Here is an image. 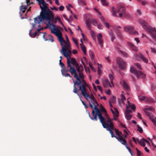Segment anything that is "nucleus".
Masks as SVG:
<instances>
[{
    "label": "nucleus",
    "mask_w": 156,
    "mask_h": 156,
    "mask_svg": "<svg viewBox=\"0 0 156 156\" xmlns=\"http://www.w3.org/2000/svg\"><path fill=\"white\" fill-rule=\"evenodd\" d=\"M36 0L38 2L41 11L40 12V15L38 16L37 17H35L34 19V23L33 24L32 27L33 28H36L37 26L39 28L37 30L39 32L40 30L43 29L42 27H39L40 26L41 22L42 20H44L45 18L53 14L54 13L48 8L44 0Z\"/></svg>",
    "instance_id": "f257e3e1"
},
{
    "label": "nucleus",
    "mask_w": 156,
    "mask_h": 156,
    "mask_svg": "<svg viewBox=\"0 0 156 156\" xmlns=\"http://www.w3.org/2000/svg\"><path fill=\"white\" fill-rule=\"evenodd\" d=\"M101 123L103 127L109 132L112 137H115L121 143L122 142V141H124V140L125 139L122 136H117L114 135L113 132L112 131V129L114 128V123L109 117H108L105 121Z\"/></svg>",
    "instance_id": "f03ea898"
},
{
    "label": "nucleus",
    "mask_w": 156,
    "mask_h": 156,
    "mask_svg": "<svg viewBox=\"0 0 156 156\" xmlns=\"http://www.w3.org/2000/svg\"><path fill=\"white\" fill-rule=\"evenodd\" d=\"M54 13L45 18L44 21L47 26L51 29V32L55 34L58 37L62 36V33L60 30L57 31L56 27L54 24Z\"/></svg>",
    "instance_id": "7ed1b4c3"
},
{
    "label": "nucleus",
    "mask_w": 156,
    "mask_h": 156,
    "mask_svg": "<svg viewBox=\"0 0 156 156\" xmlns=\"http://www.w3.org/2000/svg\"><path fill=\"white\" fill-rule=\"evenodd\" d=\"M81 94L89 102L90 106L91 108H94V105L95 104L97 106L99 105L98 104L94 98L93 95L91 94L90 95L87 92L86 88L84 87L82 89V90H80Z\"/></svg>",
    "instance_id": "20e7f679"
},
{
    "label": "nucleus",
    "mask_w": 156,
    "mask_h": 156,
    "mask_svg": "<svg viewBox=\"0 0 156 156\" xmlns=\"http://www.w3.org/2000/svg\"><path fill=\"white\" fill-rule=\"evenodd\" d=\"M69 67V71L71 73L72 75H73L74 77L76 79V81L74 80L73 79L72 80L74 83L73 92L76 94L79 97H80V95L78 93L79 90L77 89L76 85H79L81 83V82H82V83L83 84L84 82H83V81H80V80L79 77L78 73L75 68L72 67Z\"/></svg>",
    "instance_id": "39448f33"
},
{
    "label": "nucleus",
    "mask_w": 156,
    "mask_h": 156,
    "mask_svg": "<svg viewBox=\"0 0 156 156\" xmlns=\"http://www.w3.org/2000/svg\"><path fill=\"white\" fill-rule=\"evenodd\" d=\"M112 14L113 16L124 18L126 16V9L124 6L121 4L118 5L117 11L115 10L114 7H112Z\"/></svg>",
    "instance_id": "423d86ee"
},
{
    "label": "nucleus",
    "mask_w": 156,
    "mask_h": 156,
    "mask_svg": "<svg viewBox=\"0 0 156 156\" xmlns=\"http://www.w3.org/2000/svg\"><path fill=\"white\" fill-rule=\"evenodd\" d=\"M63 51V55L66 57L67 59V67H72L70 65V64L72 63L76 67V69L77 68L79 67V65L76 59L74 58H71L70 55L65 50H64Z\"/></svg>",
    "instance_id": "0eeeda50"
},
{
    "label": "nucleus",
    "mask_w": 156,
    "mask_h": 156,
    "mask_svg": "<svg viewBox=\"0 0 156 156\" xmlns=\"http://www.w3.org/2000/svg\"><path fill=\"white\" fill-rule=\"evenodd\" d=\"M140 23L142 25L143 28L147 32H148L151 36L156 41V30L155 28H151L150 27H147L146 26V23L143 21L140 22Z\"/></svg>",
    "instance_id": "6e6552de"
},
{
    "label": "nucleus",
    "mask_w": 156,
    "mask_h": 156,
    "mask_svg": "<svg viewBox=\"0 0 156 156\" xmlns=\"http://www.w3.org/2000/svg\"><path fill=\"white\" fill-rule=\"evenodd\" d=\"M78 73L79 74V79L80 80V81H83L84 83H83V84L82 83H81L79 85H76L79 88V90H82V89L84 87L85 88H86V87L88 86V85L87 83L84 80V76L83 73L80 71V67L78 68H77L76 69ZM81 83H82L81 82Z\"/></svg>",
    "instance_id": "1a4fd4ad"
},
{
    "label": "nucleus",
    "mask_w": 156,
    "mask_h": 156,
    "mask_svg": "<svg viewBox=\"0 0 156 156\" xmlns=\"http://www.w3.org/2000/svg\"><path fill=\"white\" fill-rule=\"evenodd\" d=\"M154 110V109L151 107L148 108L146 107L144 109V112L145 113L146 115L149 117L150 119L153 123L154 125L156 126V117H155L154 115L151 114L148 112L149 111L153 112Z\"/></svg>",
    "instance_id": "9d476101"
},
{
    "label": "nucleus",
    "mask_w": 156,
    "mask_h": 156,
    "mask_svg": "<svg viewBox=\"0 0 156 156\" xmlns=\"http://www.w3.org/2000/svg\"><path fill=\"white\" fill-rule=\"evenodd\" d=\"M130 72L131 73L134 74L138 78H141L142 79H144L145 78V74L143 73L140 71L136 70L133 67H130Z\"/></svg>",
    "instance_id": "9b49d317"
},
{
    "label": "nucleus",
    "mask_w": 156,
    "mask_h": 156,
    "mask_svg": "<svg viewBox=\"0 0 156 156\" xmlns=\"http://www.w3.org/2000/svg\"><path fill=\"white\" fill-rule=\"evenodd\" d=\"M116 62L119 68L122 70H124L126 66V63L120 58H116Z\"/></svg>",
    "instance_id": "f8f14e48"
},
{
    "label": "nucleus",
    "mask_w": 156,
    "mask_h": 156,
    "mask_svg": "<svg viewBox=\"0 0 156 156\" xmlns=\"http://www.w3.org/2000/svg\"><path fill=\"white\" fill-rule=\"evenodd\" d=\"M125 30L128 32L129 34L132 35H137L138 34V32L134 31L133 30V27L131 26H126L124 27Z\"/></svg>",
    "instance_id": "ddd939ff"
},
{
    "label": "nucleus",
    "mask_w": 156,
    "mask_h": 156,
    "mask_svg": "<svg viewBox=\"0 0 156 156\" xmlns=\"http://www.w3.org/2000/svg\"><path fill=\"white\" fill-rule=\"evenodd\" d=\"M93 105L94 108L93 109H94V110H95L96 113H97V115L100 119L101 122V123L104 121H105L106 119H105V118H104L103 116H102L101 112H100V110L97 107V105H96V104Z\"/></svg>",
    "instance_id": "4468645a"
},
{
    "label": "nucleus",
    "mask_w": 156,
    "mask_h": 156,
    "mask_svg": "<svg viewBox=\"0 0 156 156\" xmlns=\"http://www.w3.org/2000/svg\"><path fill=\"white\" fill-rule=\"evenodd\" d=\"M138 98L139 100L141 101H148L150 102H152L153 101V100H152L151 99L148 97H146L144 96L139 95L138 96Z\"/></svg>",
    "instance_id": "2eb2a0df"
},
{
    "label": "nucleus",
    "mask_w": 156,
    "mask_h": 156,
    "mask_svg": "<svg viewBox=\"0 0 156 156\" xmlns=\"http://www.w3.org/2000/svg\"><path fill=\"white\" fill-rule=\"evenodd\" d=\"M129 98L127 99V103L126 104V108H130L133 110H135L136 109V106L134 104L131 103L129 101Z\"/></svg>",
    "instance_id": "dca6fc26"
},
{
    "label": "nucleus",
    "mask_w": 156,
    "mask_h": 156,
    "mask_svg": "<svg viewBox=\"0 0 156 156\" xmlns=\"http://www.w3.org/2000/svg\"><path fill=\"white\" fill-rule=\"evenodd\" d=\"M102 83L104 87H107L108 85H109L110 87H112V86L110 84L109 81L108 79H104L102 82Z\"/></svg>",
    "instance_id": "f3484780"
},
{
    "label": "nucleus",
    "mask_w": 156,
    "mask_h": 156,
    "mask_svg": "<svg viewBox=\"0 0 156 156\" xmlns=\"http://www.w3.org/2000/svg\"><path fill=\"white\" fill-rule=\"evenodd\" d=\"M121 144L125 146L126 148L128 150L129 152L130 153L131 155L132 156H134V154L131 152L130 148L128 146L127 144L126 140V139L124 140V141H122Z\"/></svg>",
    "instance_id": "a211bd4d"
},
{
    "label": "nucleus",
    "mask_w": 156,
    "mask_h": 156,
    "mask_svg": "<svg viewBox=\"0 0 156 156\" xmlns=\"http://www.w3.org/2000/svg\"><path fill=\"white\" fill-rule=\"evenodd\" d=\"M27 8V6L22 5L20 6V16H21L23 15V14L24 13L26 10Z\"/></svg>",
    "instance_id": "6ab92c4d"
},
{
    "label": "nucleus",
    "mask_w": 156,
    "mask_h": 156,
    "mask_svg": "<svg viewBox=\"0 0 156 156\" xmlns=\"http://www.w3.org/2000/svg\"><path fill=\"white\" fill-rule=\"evenodd\" d=\"M62 50L60 51V52L63 55V52L64 50H65L66 52H67L68 53H70L71 52V51L69 50V48H68L66 47V46L65 45H64V46H62Z\"/></svg>",
    "instance_id": "aec40b11"
},
{
    "label": "nucleus",
    "mask_w": 156,
    "mask_h": 156,
    "mask_svg": "<svg viewBox=\"0 0 156 156\" xmlns=\"http://www.w3.org/2000/svg\"><path fill=\"white\" fill-rule=\"evenodd\" d=\"M61 71L62 74L63 76H65V77L69 76L71 78L72 80H73V78L72 76H71L69 74L67 73L65 71V69H61Z\"/></svg>",
    "instance_id": "412c9836"
},
{
    "label": "nucleus",
    "mask_w": 156,
    "mask_h": 156,
    "mask_svg": "<svg viewBox=\"0 0 156 156\" xmlns=\"http://www.w3.org/2000/svg\"><path fill=\"white\" fill-rule=\"evenodd\" d=\"M128 44L129 46V47L130 48L132 49L134 51H137V47L134 46L133 44H132L131 43L129 42H128Z\"/></svg>",
    "instance_id": "4be33fe9"
},
{
    "label": "nucleus",
    "mask_w": 156,
    "mask_h": 156,
    "mask_svg": "<svg viewBox=\"0 0 156 156\" xmlns=\"http://www.w3.org/2000/svg\"><path fill=\"white\" fill-rule=\"evenodd\" d=\"M92 114L93 117H90L91 119L92 120H97V113H95V111L93 109L92 110Z\"/></svg>",
    "instance_id": "5701e85b"
},
{
    "label": "nucleus",
    "mask_w": 156,
    "mask_h": 156,
    "mask_svg": "<svg viewBox=\"0 0 156 156\" xmlns=\"http://www.w3.org/2000/svg\"><path fill=\"white\" fill-rule=\"evenodd\" d=\"M118 52L120 53V54H121L122 55H123V56L125 58H127L129 56L128 54L126 52L124 51L120 50H119Z\"/></svg>",
    "instance_id": "b1692460"
},
{
    "label": "nucleus",
    "mask_w": 156,
    "mask_h": 156,
    "mask_svg": "<svg viewBox=\"0 0 156 156\" xmlns=\"http://www.w3.org/2000/svg\"><path fill=\"white\" fill-rule=\"evenodd\" d=\"M137 140L141 146L144 147L145 146L146 144L144 141V139H142L140 140L138 139H137Z\"/></svg>",
    "instance_id": "393cba45"
},
{
    "label": "nucleus",
    "mask_w": 156,
    "mask_h": 156,
    "mask_svg": "<svg viewBox=\"0 0 156 156\" xmlns=\"http://www.w3.org/2000/svg\"><path fill=\"white\" fill-rule=\"evenodd\" d=\"M91 21L90 19H87L86 20V23L87 27L90 30L91 29Z\"/></svg>",
    "instance_id": "a878e982"
},
{
    "label": "nucleus",
    "mask_w": 156,
    "mask_h": 156,
    "mask_svg": "<svg viewBox=\"0 0 156 156\" xmlns=\"http://www.w3.org/2000/svg\"><path fill=\"white\" fill-rule=\"evenodd\" d=\"M139 56L144 62L146 63L148 62V60L146 58L143 54H140L139 55Z\"/></svg>",
    "instance_id": "bb28decb"
},
{
    "label": "nucleus",
    "mask_w": 156,
    "mask_h": 156,
    "mask_svg": "<svg viewBox=\"0 0 156 156\" xmlns=\"http://www.w3.org/2000/svg\"><path fill=\"white\" fill-rule=\"evenodd\" d=\"M58 41L60 43L62 47V46H63V43H66V41L63 38L62 36L58 37Z\"/></svg>",
    "instance_id": "cd10ccee"
},
{
    "label": "nucleus",
    "mask_w": 156,
    "mask_h": 156,
    "mask_svg": "<svg viewBox=\"0 0 156 156\" xmlns=\"http://www.w3.org/2000/svg\"><path fill=\"white\" fill-rule=\"evenodd\" d=\"M122 86H123L125 90H127L129 89V87L128 85L126 83V82L125 81H123Z\"/></svg>",
    "instance_id": "c85d7f7f"
},
{
    "label": "nucleus",
    "mask_w": 156,
    "mask_h": 156,
    "mask_svg": "<svg viewBox=\"0 0 156 156\" xmlns=\"http://www.w3.org/2000/svg\"><path fill=\"white\" fill-rule=\"evenodd\" d=\"M100 112H103L104 113H105V115L106 116H107V117L105 118L106 119L108 118V117H109L107 115V111L105 108L103 106L101 107L100 110Z\"/></svg>",
    "instance_id": "c756f323"
},
{
    "label": "nucleus",
    "mask_w": 156,
    "mask_h": 156,
    "mask_svg": "<svg viewBox=\"0 0 156 156\" xmlns=\"http://www.w3.org/2000/svg\"><path fill=\"white\" fill-rule=\"evenodd\" d=\"M125 117L127 120H130L132 117V115L130 114H125Z\"/></svg>",
    "instance_id": "7c9ffc66"
},
{
    "label": "nucleus",
    "mask_w": 156,
    "mask_h": 156,
    "mask_svg": "<svg viewBox=\"0 0 156 156\" xmlns=\"http://www.w3.org/2000/svg\"><path fill=\"white\" fill-rule=\"evenodd\" d=\"M31 30H30L29 31V35L30 37H34L36 36V32H34L33 34H31Z\"/></svg>",
    "instance_id": "2f4dec72"
},
{
    "label": "nucleus",
    "mask_w": 156,
    "mask_h": 156,
    "mask_svg": "<svg viewBox=\"0 0 156 156\" xmlns=\"http://www.w3.org/2000/svg\"><path fill=\"white\" fill-rule=\"evenodd\" d=\"M115 130L116 134L118 136H121L122 133L121 132L119 131L118 129H115Z\"/></svg>",
    "instance_id": "473e14b6"
},
{
    "label": "nucleus",
    "mask_w": 156,
    "mask_h": 156,
    "mask_svg": "<svg viewBox=\"0 0 156 156\" xmlns=\"http://www.w3.org/2000/svg\"><path fill=\"white\" fill-rule=\"evenodd\" d=\"M78 3L80 5H85L86 4L85 2L83 0H78Z\"/></svg>",
    "instance_id": "72a5a7b5"
},
{
    "label": "nucleus",
    "mask_w": 156,
    "mask_h": 156,
    "mask_svg": "<svg viewBox=\"0 0 156 156\" xmlns=\"http://www.w3.org/2000/svg\"><path fill=\"white\" fill-rule=\"evenodd\" d=\"M109 76L110 80L111 83L113 84V81L114 79V77L112 74H110L109 75Z\"/></svg>",
    "instance_id": "f704fd0d"
},
{
    "label": "nucleus",
    "mask_w": 156,
    "mask_h": 156,
    "mask_svg": "<svg viewBox=\"0 0 156 156\" xmlns=\"http://www.w3.org/2000/svg\"><path fill=\"white\" fill-rule=\"evenodd\" d=\"M89 54L91 59H93L94 58V53L93 51L91 50H90L89 51Z\"/></svg>",
    "instance_id": "c9c22d12"
},
{
    "label": "nucleus",
    "mask_w": 156,
    "mask_h": 156,
    "mask_svg": "<svg viewBox=\"0 0 156 156\" xmlns=\"http://www.w3.org/2000/svg\"><path fill=\"white\" fill-rule=\"evenodd\" d=\"M98 44L101 48L103 47V41L102 40L99 39L98 40Z\"/></svg>",
    "instance_id": "e433bc0d"
},
{
    "label": "nucleus",
    "mask_w": 156,
    "mask_h": 156,
    "mask_svg": "<svg viewBox=\"0 0 156 156\" xmlns=\"http://www.w3.org/2000/svg\"><path fill=\"white\" fill-rule=\"evenodd\" d=\"M64 44H65V45L66 46V47L68 48H70L71 47V45L69 41L68 42H66V43H63Z\"/></svg>",
    "instance_id": "4c0bfd02"
},
{
    "label": "nucleus",
    "mask_w": 156,
    "mask_h": 156,
    "mask_svg": "<svg viewBox=\"0 0 156 156\" xmlns=\"http://www.w3.org/2000/svg\"><path fill=\"white\" fill-rule=\"evenodd\" d=\"M102 5L105 6L108 5V4L106 2V0H100Z\"/></svg>",
    "instance_id": "58836bf2"
},
{
    "label": "nucleus",
    "mask_w": 156,
    "mask_h": 156,
    "mask_svg": "<svg viewBox=\"0 0 156 156\" xmlns=\"http://www.w3.org/2000/svg\"><path fill=\"white\" fill-rule=\"evenodd\" d=\"M82 49L84 54H86V48L85 45L82 46L81 47Z\"/></svg>",
    "instance_id": "ea45409f"
},
{
    "label": "nucleus",
    "mask_w": 156,
    "mask_h": 156,
    "mask_svg": "<svg viewBox=\"0 0 156 156\" xmlns=\"http://www.w3.org/2000/svg\"><path fill=\"white\" fill-rule=\"evenodd\" d=\"M91 21L94 26H96L97 24V21L95 19H92Z\"/></svg>",
    "instance_id": "a19ab883"
},
{
    "label": "nucleus",
    "mask_w": 156,
    "mask_h": 156,
    "mask_svg": "<svg viewBox=\"0 0 156 156\" xmlns=\"http://www.w3.org/2000/svg\"><path fill=\"white\" fill-rule=\"evenodd\" d=\"M55 22H56L57 20H58V21H59V22L61 23V24L62 25H63V23L61 22V20L60 17H57L55 18Z\"/></svg>",
    "instance_id": "79ce46f5"
},
{
    "label": "nucleus",
    "mask_w": 156,
    "mask_h": 156,
    "mask_svg": "<svg viewBox=\"0 0 156 156\" xmlns=\"http://www.w3.org/2000/svg\"><path fill=\"white\" fill-rule=\"evenodd\" d=\"M132 112L131 110L126 108L125 114H130L132 113Z\"/></svg>",
    "instance_id": "37998d69"
},
{
    "label": "nucleus",
    "mask_w": 156,
    "mask_h": 156,
    "mask_svg": "<svg viewBox=\"0 0 156 156\" xmlns=\"http://www.w3.org/2000/svg\"><path fill=\"white\" fill-rule=\"evenodd\" d=\"M137 130L140 133H142L143 132L142 128L140 126H138Z\"/></svg>",
    "instance_id": "c03bdc74"
},
{
    "label": "nucleus",
    "mask_w": 156,
    "mask_h": 156,
    "mask_svg": "<svg viewBox=\"0 0 156 156\" xmlns=\"http://www.w3.org/2000/svg\"><path fill=\"white\" fill-rule=\"evenodd\" d=\"M72 40L73 42L76 44V45L78 46V42L76 39L75 37H73Z\"/></svg>",
    "instance_id": "a18cd8bd"
},
{
    "label": "nucleus",
    "mask_w": 156,
    "mask_h": 156,
    "mask_svg": "<svg viewBox=\"0 0 156 156\" xmlns=\"http://www.w3.org/2000/svg\"><path fill=\"white\" fill-rule=\"evenodd\" d=\"M113 115V117H118L119 116V112H114V113H112Z\"/></svg>",
    "instance_id": "49530a36"
},
{
    "label": "nucleus",
    "mask_w": 156,
    "mask_h": 156,
    "mask_svg": "<svg viewBox=\"0 0 156 156\" xmlns=\"http://www.w3.org/2000/svg\"><path fill=\"white\" fill-rule=\"evenodd\" d=\"M109 101H111L112 103H115V98L114 96H113L112 98L110 99V100Z\"/></svg>",
    "instance_id": "de8ad7c7"
},
{
    "label": "nucleus",
    "mask_w": 156,
    "mask_h": 156,
    "mask_svg": "<svg viewBox=\"0 0 156 156\" xmlns=\"http://www.w3.org/2000/svg\"><path fill=\"white\" fill-rule=\"evenodd\" d=\"M90 30L91 36L93 38L94 37H95L94 32L91 29H90Z\"/></svg>",
    "instance_id": "09e8293b"
},
{
    "label": "nucleus",
    "mask_w": 156,
    "mask_h": 156,
    "mask_svg": "<svg viewBox=\"0 0 156 156\" xmlns=\"http://www.w3.org/2000/svg\"><path fill=\"white\" fill-rule=\"evenodd\" d=\"M150 49L151 50V51L152 52L154 53H156V49L153 48H151Z\"/></svg>",
    "instance_id": "8fccbe9b"
},
{
    "label": "nucleus",
    "mask_w": 156,
    "mask_h": 156,
    "mask_svg": "<svg viewBox=\"0 0 156 156\" xmlns=\"http://www.w3.org/2000/svg\"><path fill=\"white\" fill-rule=\"evenodd\" d=\"M61 67L62 68V69H65V65L63 63H61L60 64Z\"/></svg>",
    "instance_id": "3c124183"
},
{
    "label": "nucleus",
    "mask_w": 156,
    "mask_h": 156,
    "mask_svg": "<svg viewBox=\"0 0 156 156\" xmlns=\"http://www.w3.org/2000/svg\"><path fill=\"white\" fill-rule=\"evenodd\" d=\"M102 38V35L101 33H99L98 34V36H97L98 40V39L102 40L101 38Z\"/></svg>",
    "instance_id": "603ef678"
},
{
    "label": "nucleus",
    "mask_w": 156,
    "mask_h": 156,
    "mask_svg": "<svg viewBox=\"0 0 156 156\" xmlns=\"http://www.w3.org/2000/svg\"><path fill=\"white\" fill-rule=\"evenodd\" d=\"M97 27L99 29H102L103 28V26L101 24H100L98 25Z\"/></svg>",
    "instance_id": "864d4df0"
},
{
    "label": "nucleus",
    "mask_w": 156,
    "mask_h": 156,
    "mask_svg": "<svg viewBox=\"0 0 156 156\" xmlns=\"http://www.w3.org/2000/svg\"><path fill=\"white\" fill-rule=\"evenodd\" d=\"M48 36L49 37H50L49 40L52 42H53L54 41V40L53 39V38L52 37V36H51V35H49Z\"/></svg>",
    "instance_id": "5fc2aeb1"
},
{
    "label": "nucleus",
    "mask_w": 156,
    "mask_h": 156,
    "mask_svg": "<svg viewBox=\"0 0 156 156\" xmlns=\"http://www.w3.org/2000/svg\"><path fill=\"white\" fill-rule=\"evenodd\" d=\"M132 140L136 144H137L138 142L137 140V139L136 140L135 137H133L132 138Z\"/></svg>",
    "instance_id": "6e6d98bb"
},
{
    "label": "nucleus",
    "mask_w": 156,
    "mask_h": 156,
    "mask_svg": "<svg viewBox=\"0 0 156 156\" xmlns=\"http://www.w3.org/2000/svg\"><path fill=\"white\" fill-rule=\"evenodd\" d=\"M64 9V6L62 5H61V6H60L59 7V9L60 11H63Z\"/></svg>",
    "instance_id": "4d7b16f0"
},
{
    "label": "nucleus",
    "mask_w": 156,
    "mask_h": 156,
    "mask_svg": "<svg viewBox=\"0 0 156 156\" xmlns=\"http://www.w3.org/2000/svg\"><path fill=\"white\" fill-rule=\"evenodd\" d=\"M26 2L27 4V5H26V6H27V7L28 5H30L31 3H32V2H30V0H26Z\"/></svg>",
    "instance_id": "13d9d810"
},
{
    "label": "nucleus",
    "mask_w": 156,
    "mask_h": 156,
    "mask_svg": "<svg viewBox=\"0 0 156 156\" xmlns=\"http://www.w3.org/2000/svg\"><path fill=\"white\" fill-rule=\"evenodd\" d=\"M136 149L137 151V154L138 156H141L140 155V151L137 149V148H136Z\"/></svg>",
    "instance_id": "bf43d9fd"
},
{
    "label": "nucleus",
    "mask_w": 156,
    "mask_h": 156,
    "mask_svg": "<svg viewBox=\"0 0 156 156\" xmlns=\"http://www.w3.org/2000/svg\"><path fill=\"white\" fill-rule=\"evenodd\" d=\"M135 65H136V66L138 67V68L139 69H142V68L141 67L140 65V64H139V63H136V64H135Z\"/></svg>",
    "instance_id": "052dcab7"
},
{
    "label": "nucleus",
    "mask_w": 156,
    "mask_h": 156,
    "mask_svg": "<svg viewBox=\"0 0 156 156\" xmlns=\"http://www.w3.org/2000/svg\"><path fill=\"white\" fill-rule=\"evenodd\" d=\"M106 94L108 95H109L111 94V90L109 89H108L107 90L105 91Z\"/></svg>",
    "instance_id": "680f3d73"
},
{
    "label": "nucleus",
    "mask_w": 156,
    "mask_h": 156,
    "mask_svg": "<svg viewBox=\"0 0 156 156\" xmlns=\"http://www.w3.org/2000/svg\"><path fill=\"white\" fill-rule=\"evenodd\" d=\"M50 9L52 10H55L56 11H57L58 10V9L55 6H54L52 7H50Z\"/></svg>",
    "instance_id": "e2e57ef3"
},
{
    "label": "nucleus",
    "mask_w": 156,
    "mask_h": 156,
    "mask_svg": "<svg viewBox=\"0 0 156 156\" xmlns=\"http://www.w3.org/2000/svg\"><path fill=\"white\" fill-rule=\"evenodd\" d=\"M137 117L138 118L140 119H142L141 115L140 113L138 112L137 113Z\"/></svg>",
    "instance_id": "0e129e2a"
},
{
    "label": "nucleus",
    "mask_w": 156,
    "mask_h": 156,
    "mask_svg": "<svg viewBox=\"0 0 156 156\" xmlns=\"http://www.w3.org/2000/svg\"><path fill=\"white\" fill-rule=\"evenodd\" d=\"M63 17L66 20H67L68 22H69V20L67 19V18L66 16V15L65 14H63Z\"/></svg>",
    "instance_id": "69168bd1"
},
{
    "label": "nucleus",
    "mask_w": 156,
    "mask_h": 156,
    "mask_svg": "<svg viewBox=\"0 0 156 156\" xmlns=\"http://www.w3.org/2000/svg\"><path fill=\"white\" fill-rule=\"evenodd\" d=\"M147 3V2L145 1H142L141 2V4L143 5H145Z\"/></svg>",
    "instance_id": "338daca9"
},
{
    "label": "nucleus",
    "mask_w": 156,
    "mask_h": 156,
    "mask_svg": "<svg viewBox=\"0 0 156 156\" xmlns=\"http://www.w3.org/2000/svg\"><path fill=\"white\" fill-rule=\"evenodd\" d=\"M118 122L120 124V125L122 127H124L125 128H126L124 124L122 123L121 122L119 121H118Z\"/></svg>",
    "instance_id": "774afa93"
}]
</instances>
